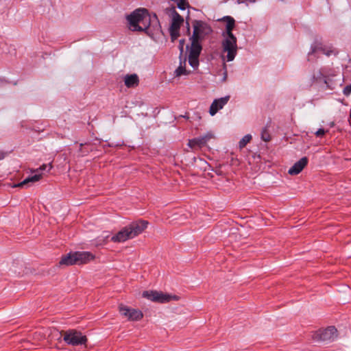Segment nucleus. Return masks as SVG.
Listing matches in <instances>:
<instances>
[{
    "mask_svg": "<svg viewBox=\"0 0 351 351\" xmlns=\"http://www.w3.org/2000/svg\"><path fill=\"white\" fill-rule=\"evenodd\" d=\"M193 32L190 38L191 45L189 55V63L196 68L199 65V56L202 47L200 41L207 35L212 32L211 27L202 21H194L193 23Z\"/></svg>",
    "mask_w": 351,
    "mask_h": 351,
    "instance_id": "1",
    "label": "nucleus"
},
{
    "mask_svg": "<svg viewBox=\"0 0 351 351\" xmlns=\"http://www.w3.org/2000/svg\"><path fill=\"white\" fill-rule=\"evenodd\" d=\"M132 31H146L151 24V16L145 8L135 10L127 16Z\"/></svg>",
    "mask_w": 351,
    "mask_h": 351,
    "instance_id": "2",
    "label": "nucleus"
},
{
    "mask_svg": "<svg viewBox=\"0 0 351 351\" xmlns=\"http://www.w3.org/2000/svg\"><path fill=\"white\" fill-rule=\"evenodd\" d=\"M143 298L154 302L167 303L171 300H178L179 297L176 295L163 293L157 291H145L142 294Z\"/></svg>",
    "mask_w": 351,
    "mask_h": 351,
    "instance_id": "3",
    "label": "nucleus"
},
{
    "mask_svg": "<svg viewBox=\"0 0 351 351\" xmlns=\"http://www.w3.org/2000/svg\"><path fill=\"white\" fill-rule=\"evenodd\" d=\"M221 43V47L223 52L227 53V61H232L237 53V39L236 36L223 37Z\"/></svg>",
    "mask_w": 351,
    "mask_h": 351,
    "instance_id": "4",
    "label": "nucleus"
},
{
    "mask_svg": "<svg viewBox=\"0 0 351 351\" xmlns=\"http://www.w3.org/2000/svg\"><path fill=\"white\" fill-rule=\"evenodd\" d=\"M95 256L88 252H76L67 254V265H82L93 260Z\"/></svg>",
    "mask_w": 351,
    "mask_h": 351,
    "instance_id": "5",
    "label": "nucleus"
},
{
    "mask_svg": "<svg viewBox=\"0 0 351 351\" xmlns=\"http://www.w3.org/2000/svg\"><path fill=\"white\" fill-rule=\"evenodd\" d=\"M337 330L335 326H329L324 329H319L313 335L315 341H334L337 337Z\"/></svg>",
    "mask_w": 351,
    "mask_h": 351,
    "instance_id": "6",
    "label": "nucleus"
},
{
    "mask_svg": "<svg viewBox=\"0 0 351 351\" xmlns=\"http://www.w3.org/2000/svg\"><path fill=\"white\" fill-rule=\"evenodd\" d=\"M87 337L80 331L71 329L67 330V344L72 346H84L86 348Z\"/></svg>",
    "mask_w": 351,
    "mask_h": 351,
    "instance_id": "7",
    "label": "nucleus"
},
{
    "mask_svg": "<svg viewBox=\"0 0 351 351\" xmlns=\"http://www.w3.org/2000/svg\"><path fill=\"white\" fill-rule=\"evenodd\" d=\"M51 169V165L50 164L43 165L40 167L38 169L34 170L35 173L34 175L28 176L23 181L16 184L13 186V187H21L23 188L28 185L29 183H34L40 180L42 178V173L40 171L47 170V171H50Z\"/></svg>",
    "mask_w": 351,
    "mask_h": 351,
    "instance_id": "8",
    "label": "nucleus"
},
{
    "mask_svg": "<svg viewBox=\"0 0 351 351\" xmlns=\"http://www.w3.org/2000/svg\"><path fill=\"white\" fill-rule=\"evenodd\" d=\"M121 314L130 321H138L143 318V314L139 310L131 308L123 304L119 306Z\"/></svg>",
    "mask_w": 351,
    "mask_h": 351,
    "instance_id": "9",
    "label": "nucleus"
},
{
    "mask_svg": "<svg viewBox=\"0 0 351 351\" xmlns=\"http://www.w3.org/2000/svg\"><path fill=\"white\" fill-rule=\"evenodd\" d=\"M148 221L144 220H139L134 221L127 226L130 233V237L132 239L141 233H142L147 227Z\"/></svg>",
    "mask_w": 351,
    "mask_h": 351,
    "instance_id": "10",
    "label": "nucleus"
},
{
    "mask_svg": "<svg viewBox=\"0 0 351 351\" xmlns=\"http://www.w3.org/2000/svg\"><path fill=\"white\" fill-rule=\"evenodd\" d=\"M230 99V96H226L217 99H215L211 104L209 113L210 115L214 116L219 110L222 109L223 106L228 103Z\"/></svg>",
    "mask_w": 351,
    "mask_h": 351,
    "instance_id": "11",
    "label": "nucleus"
},
{
    "mask_svg": "<svg viewBox=\"0 0 351 351\" xmlns=\"http://www.w3.org/2000/svg\"><path fill=\"white\" fill-rule=\"evenodd\" d=\"M308 158L303 157L296 162L288 171L289 174L295 176L299 174L308 164Z\"/></svg>",
    "mask_w": 351,
    "mask_h": 351,
    "instance_id": "12",
    "label": "nucleus"
},
{
    "mask_svg": "<svg viewBox=\"0 0 351 351\" xmlns=\"http://www.w3.org/2000/svg\"><path fill=\"white\" fill-rule=\"evenodd\" d=\"M132 239L130 237V233L127 226L121 229L115 235L111 237V241L115 243L124 242L128 239Z\"/></svg>",
    "mask_w": 351,
    "mask_h": 351,
    "instance_id": "13",
    "label": "nucleus"
},
{
    "mask_svg": "<svg viewBox=\"0 0 351 351\" xmlns=\"http://www.w3.org/2000/svg\"><path fill=\"white\" fill-rule=\"evenodd\" d=\"M221 21L226 22V31L223 33V34H222L223 36V37L230 36L231 38H232V36H235L232 33V30L234 28V25H235L234 19L230 16H224L221 19Z\"/></svg>",
    "mask_w": 351,
    "mask_h": 351,
    "instance_id": "14",
    "label": "nucleus"
},
{
    "mask_svg": "<svg viewBox=\"0 0 351 351\" xmlns=\"http://www.w3.org/2000/svg\"><path fill=\"white\" fill-rule=\"evenodd\" d=\"M172 21L170 27L176 30H180V26L184 22V19L175 10L174 8H171Z\"/></svg>",
    "mask_w": 351,
    "mask_h": 351,
    "instance_id": "15",
    "label": "nucleus"
},
{
    "mask_svg": "<svg viewBox=\"0 0 351 351\" xmlns=\"http://www.w3.org/2000/svg\"><path fill=\"white\" fill-rule=\"evenodd\" d=\"M124 83L128 88L137 86L139 83L138 77L136 74L126 75L124 77Z\"/></svg>",
    "mask_w": 351,
    "mask_h": 351,
    "instance_id": "16",
    "label": "nucleus"
},
{
    "mask_svg": "<svg viewBox=\"0 0 351 351\" xmlns=\"http://www.w3.org/2000/svg\"><path fill=\"white\" fill-rule=\"evenodd\" d=\"M319 52H321L322 53L325 54L327 56H329L332 55V53H335V51L333 49H326V47L316 45L312 48L311 53H310L308 54V56H310L311 54L317 53Z\"/></svg>",
    "mask_w": 351,
    "mask_h": 351,
    "instance_id": "17",
    "label": "nucleus"
},
{
    "mask_svg": "<svg viewBox=\"0 0 351 351\" xmlns=\"http://www.w3.org/2000/svg\"><path fill=\"white\" fill-rule=\"evenodd\" d=\"M188 145L193 149H199V148L205 146L204 141H203L202 140L201 137L195 138L189 140V143H188Z\"/></svg>",
    "mask_w": 351,
    "mask_h": 351,
    "instance_id": "18",
    "label": "nucleus"
},
{
    "mask_svg": "<svg viewBox=\"0 0 351 351\" xmlns=\"http://www.w3.org/2000/svg\"><path fill=\"white\" fill-rule=\"evenodd\" d=\"M184 65H182V62H180V65L176 69L175 71V76L180 77L182 75H188L189 72L186 70L185 64L186 60H184L183 62Z\"/></svg>",
    "mask_w": 351,
    "mask_h": 351,
    "instance_id": "19",
    "label": "nucleus"
},
{
    "mask_svg": "<svg viewBox=\"0 0 351 351\" xmlns=\"http://www.w3.org/2000/svg\"><path fill=\"white\" fill-rule=\"evenodd\" d=\"M313 80L315 82H324L326 83V77L322 70H319L315 73L313 76Z\"/></svg>",
    "mask_w": 351,
    "mask_h": 351,
    "instance_id": "20",
    "label": "nucleus"
},
{
    "mask_svg": "<svg viewBox=\"0 0 351 351\" xmlns=\"http://www.w3.org/2000/svg\"><path fill=\"white\" fill-rule=\"evenodd\" d=\"M252 136L250 134H247L244 136L239 141V145L240 149H243L245 147V145L251 141Z\"/></svg>",
    "mask_w": 351,
    "mask_h": 351,
    "instance_id": "21",
    "label": "nucleus"
},
{
    "mask_svg": "<svg viewBox=\"0 0 351 351\" xmlns=\"http://www.w3.org/2000/svg\"><path fill=\"white\" fill-rule=\"evenodd\" d=\"M261 138L265 142H268L271 140L270 134L267 127L264 128L261 132Z\"/></svg>",
    "mask_w": 351,
    "mask_h": 351,
    "instance_id": "22",
    "label": "nucleus"
},
{
    "mask_svg": "<svg viewBox=\"0 0 351 351\" xmlns=\"http://www.w3.org/2000/svg\"><path fill=\"white\" fill-rule=\"evenodd\" d=\"M179 32H180V30H178V29L175 30V29H172L171 27H169V33H170V36H171V38L172 41H174L175 40H176L178 38V36L180 35Z\"/></svg>",
    "mask_w": 351,
    "mask_h": 351,
    "instance_id": "23",
    "label": "nucleus"
},
{
    "mask_svg": "<svg viewBox=\"0 0 351 351\" xmlns=\"http://www.w3.org/2000/svg\"><path fill=\"white\" fill-rule=\"evenodd\" d=\"M214 136H213V134L212 133H208L206 134V135L203 136H201V138L203 141H204V145H206L207 142L210 140L211 138H213Z\"/></svg>",
    "mask_w": 351,
    "mask_h": 351,
    "instance_id": "24",
    "label": "nucleus"
},
{
    "mask_svg": "<svg viewBox=\"0 0 351 351\" xmlns=\"http://www.w3.org/2000/svg\"><path fill=\"white\" fill-rule=\"evenodd\" d=\"M343 93L346 96H349L351 93V84L346 86L343 88Z\"/></svg>",
    "mask_w": 351,
    "mask_h": 351,
    "instance_id": "25",
    "label": "nucleus"
},
{
    "mask_svg": "<svg viewBox=\"0 0 351 351\" xmlns=\"http://www.w3.org/2000/svg\"><path fill=\"white\" fill-rule=\"evenodd\" d=\"M326 133V131L322 129V128H320L316 132H315V135L317 137H321L322 136H324Z\"/></svg>",
    "mask_w": 351,
    "mask_h": 351,
    "instance_id": "26",
    "label": "nucleus"
},
{
    "mask_svg": "<svg viewBox=\"0 0 351 351\" xmlns=\"http://www.w3.org/2000/svg\"><path fill=\"white\" fill-rule=\"evenodd\" d=\"M184 39L180 40L179 48L180 49L181 54L182 53L183 50H184Z\"/></svg>",
    "mask_w": 351,
    "mask_h": 351,
    "instance_id": "27",
    "label": "nucleus"
},
{
    "mask_svg": "<svg viewBox=\"0 0 351 351\" xmlns=\"http://www.w3.org/2000/svg\"><path fill=\"white\" fill-rule=\"evenodd\" d=\"M60 265H66V255L62 256L61 260L60 261Z\"/></svg>",
    "mask_w": 351,
    "mask_h": 351,
    "instance_id": "28",
    "label": "nucleus"
},
{
    "mask_svg": "<svg viewBox=\"0 0 351 351\" xmlns=\"http://www.w3.org/2000/svg\"><path fill=\"white\" fill-rule=\"evenodd\" d=\"M61 337H62L63 341H66V333L62 334L61 335Z\"/></svg>",
    "mask_w": 351,
    "mask_h": 351,
    "instance_id": "29",
    "label": "nucleus"
},
{
    "mask_svg": "<svg viewBox=\"0 0 351 351\" xmlns=\"http://www.w3.org/2000/svg\"><path fill=\"white\" fill-rule=\"evenodd\" d=\"M3 158V156L0 154V160Z\"/></svg>",
    "mask_w": 351,
    "mask_h": 351,
    "instance_id": "30",
    "label": "nucleus"
},
{
    "mask_svg": "<svg viewBox=\"0 0 351 351\" xmlns=\"http://www.w3.org/2000/svg\"><path fill=\"white\" fill-rule=\"evenodd\" d=\"M250 1H251V2H254V1H255V0H250Z\"/></svg>",
    "mask_w": 351,
    "mask_h": 351,
    "instance_id": "31",
    "label": "nucleus"
}]
</instances>
